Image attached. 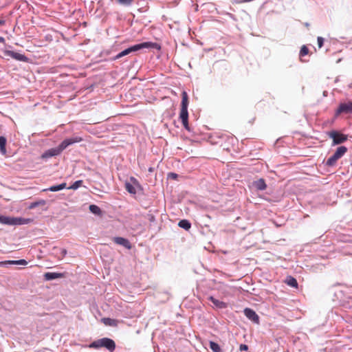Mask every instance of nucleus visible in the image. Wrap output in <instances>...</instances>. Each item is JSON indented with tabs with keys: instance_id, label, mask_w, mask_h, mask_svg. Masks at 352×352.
<instances>
[{
	"instance_id": "3",
	"label": "nucleus",
	"mask_w": 352,
	"mask_h": 352,
	"mask_svg": "<svg viewBox=\"0 0 352 352\" xmlns=\"http://www.w3.org/2000/svg\"><path fill=\"white\" fill-rule=\"evenodd\" d=\"M182 102H181V109L179 113V118L182 120V124L184 128L190 131V128L188 126V96L186 91H184L182 93Z\"/></svg>"
},
{
	"instance_id": "8",
	"label": "nucleus",
	"mask_w": 352,
	"mask_h": 352,
	"mask_svg": "<svg viewBox=\"0 0 352 352\" xmlns=\"http://www.w3.org/2000/svg\"><path fill=\"white\" fill-rule=\"evenodd\" d=\"M350 114L352 113V102L347 101L342 102L339 104L336 111L335 116H338L340 114Z\"/></svg>"
},
{
	"instance_id": "26",
	"label": "nucleus",
	"mask_w": 352,
	"mask_h": 352,
	"mask_svg": "<svg viewBox=\"0 0 352 352\" xmlns=\"http://www.w3.org/2000/svg\"><path fill=\"white\" fill-rule=\"evenodd\" d=\"M309 54V49L306 45H302L300 51V56H304Z\"/></svg>"
},
{
	"instance_id": "22",
	"label": "nucleus",
	"mask_w": 352,
	"mask_h": 352,
	"mask_svg": "<svg viewBox=\"0 0 352 352\" xmlns=\"http://www.w3.org/2000/svg\"><path fill=\"white\" fill-rule=\"evenodd\" d=\"M178 225L179 227L187 230L191 227V224L188 220H182L179 222Z\"/></svg>"
},
{
	"instance_id": "31",
	"label": "nucleus",
	"mask_w": 352,
	"mask_h": 352,
	"mask_svg": "<svg viewBox=\"0 0 352 352\" xmlns=\"http://www.w3.org/2000/svg\"><path fill=\"white\" fill-rule=\"evenodd\" d=\"M240 351H247L248 349V346L246 344H241L239 346Z\"/></svg>"
},
{
	"instance_id": "16",
	"label": "nucleus",
	"mask_w": 352,
	"mask_h": 352,
	"mask_svg": "<svg viewBox=\"0 0 352 352\" xmlns=\"http://www.w3.org/2000/svg\"><path fill=\"white\" fill-rule=\"evenodd\" d=\"M285 283L290 287H292L294 288H298V282H297L296 279L295 278H294L293 276H288L286 278Z\"/></svg>"
},
{
	"instance_id": "4",
	"label": "nucleus",
	"mask_w": 352,
	"mask_h": 352,
	"mask_svg": "<svg viewBox=\"0 0 352 352\" xmlns=\"http://www.w3.org/2000/svg\"><path fill=\"white\" fill-rule=\"evenodd\" d=\"M89 347L94 349L104 347L108 349L109 351L112 352L116 349V343L113 340L110 338H103L93 342L89 344Z\"/></svg>"
},
{
	"instance_id": "11",
	"label": "nucleus",
	"mask_w": 352,
	"mask_h": 352,
	"mask_svg": "<svg viewBox=\"0 0 352 352\" xmlns=\"http://www.w3.org/2000/svg\"><path fill=\"white\" fill-rule=\"evenodd\" d=\"M113 241L118 245H122L128 250L131 249V245L129 241L126 239L120 236H116L113 239Z\"/></svg>"
},
{
	"instance_id": "24",
	"label": "nucleus",
	"mask_w": 352,
	"mask_h": 352,
	"mask_svg": "<svg viewBox=\"0 0 352 352\" xmlns=\"http://www.w3.org/2000/svg\"><path fill=\"white\" fill-rule=\"evenodd\" d=\"M135 0H116V2L123 6L129 7L131 6Z\"/></svg>"
},
{
	"instance_id": "13",
	"label": "nucleus",
	"mask_w": 352,
	"mask_h": 352,
	"mask_svg": "<svg viewBox=\"0 0 352 352\" xmlns=\"http://www.w3.org/2000/svg\"><path fill=\"white\" fill-rule=\"evenodd\" d=\"M64 277L63 274L57 272H46L44 274V278L47 280H51L56 278H60Z\"/></svg>"
},
{
	"instance_id": "14",
	"label": "nucleus",
	"mask_w": 352,
	"mask_h": 352,
	"mask_svg": "<svg viewBox=\"0 0 352 352\" xmlns=\"http://www.w3.org/2000/svg\"><path fill=\"white\" fill-rule=\"evenodd\" d=\"M253 186L258 190H264L267 188V185L263 179H259L254 182Z\"/></svg>"
},
{
	"instance_id": "27",
	"label": "nucleus",
	"mask_w": 352,
	"mask_h": 352,
	"mask_svg": "<svg viewBox=\"0 0 352 352\" xmlns=\"http://www.w3.org/2000/svg\"><path fill=\"white\" fill-rule=\"evenodd\" d=\"M54 250L60 252V256H58L59 259H62L67 254V250L65 249L55 248Z\"/></svg>"
},
{
	"instance_id": "32",
	"label": "nucleus",
	"mask_w": 352,
	"mask_h": 352,
	"mask_svg": "<svg viewBox=\"0 0 352 352\" xmlns=\"http://www.w3.org/2000/svg\"><path fill=\"white\" fill-rule=\"evenodd\" d=\"M227 138L231 142H233L235 140V138L233 136H228Z\"/></svg>"
},
{
	"instance_id": "17",
	"label": "nucleus",
	"mask_w": 352,
	"mask_h": 352,
	"mask_svg": "<svg viewBox=\"0 0 352 352\" xmlns=\"http://www.w3.org/2000/svg\"><path fill=\"white\" fill-rule=\"evenodd\" d=\"M66 188V183H62L59 185L52 186L47 189H44L43 191L50 190L52 192H56Z\"/></svg>"
},
{
	"instance_id": "34",
	"label": "nucleus",
	"mask_w": 352,
	"mask_h": 352,
	"mask_svg": "<svg viewBox=\"0 0 352 352\" xmlns=\"http://www.w3.org/2000/svg\"><path fill=\"white\" fill-rule=\"evenodd\" d=\"M6 21L4 20H0V25H4Z\"/></svg>"
},
{
	"instance_id": "25",
	"label": "nucleus",
	"mask_w": 352,
	"mask_h": 352,
	"mask_svg": "<svg viewBox=\"0 0 352 352\" xmlns=\"http://www.w3.org/2000/svg\"><path fill=\"white\" fill-rule=\"evenodd\" d=\"M102 322L105 325L115 326L116 324V320L109 318H103Z\"/></svg>"
},
{
	"instance_id": "12",
	"label": "nucleus",
	"mask_w": 352,
	"mask_h": 352,
	"mask_svg": "<svg viewBox=\"0 0 352 352\" xmlns=\"http://www.w3.org/2000/svg\"><path fill=\"white\" fill-rule=\"evenodd\" d=\"M131 180L133 182V184L126 182L125 188L129 193L135 194L137 191L134 185L139 186V183L134 177H131Z\"/></svg>"
},
{
	"instance_id": "21",
	"label": "nucleus",
	"mask_w": 352,
	"mask_h": 352,
	"mask_svg": "<svg viewBox=\"0 0 352 352\" xmlns=\"http://www.w3.org/2000/svg\"><path fill=\"white\" fill-rule=\"evenodd\" d=\"M46 204V201L43 199H41V200H38L37 201H34V202H32L30 204V206H29V208L30 209H33L37 206H45Z\"/></svg>"
},
{
	"instance_id": "33",
	"label": "nucleus",
	"mask_w": 352,
	"mask_h": 352,
	"mask_svg": "<svg viewBox=\"0 0 352 352\" xmlns=\"http://www.w3.org/2000/svg\"><path fill=\"white\" fill-rule=\"evenodd\" d=\"M5 42V38L2 36H0V43H3Z\"/></svg>"
},
{
	"instance_id": "6",
	"label": "nucleus",
	"mask_w": 352,
	"mask_h": 352,
	"mask_svg": "<svg viewBox=\"0 0 352 352\" xmlns=\"http://www.w3.org/2000/svg\"><path fill=\"white\" fill-rule=\"evenodd\" d=\"M30 219L21 217H10L0 215V223L6 225H23L28 223Z\"/></svg>"
},
{
	"instance_id": "19",
	"label": "nucleus",
	"mask_w": 352,
	"mask_h": 352,
	"mask_svg": "<svg viewBox=\"0 0 352 352\" xmlns=\"http://www.w3.org/2000/svg\"><path fill=\"white\" fill-rule=\"evenodd\" d=\"M13 264V265H27L28 262L24 259L17 260V261H7L4 262H1L0 265L2 264Z\"/></svg>"
},
{
	"instance_id": "29",
	"label": "nucleus",
	"mask_w": 352,
	"mask_h": 352,
	"mask_svg": "<svg viewBox=\"0 0 352 352\" xmlns=\"http://www.w3.org/2000/svg\"><path fill=\"white\" fill-rule=\"evenodd\" d=\"M318 45L319 48H321L323 46L324 38L321 36L318 37Z\"/></svg>"
},
{
	"instance_id": "15",
	"label": "nucleus",
	"mask_w": 352,
	"mask_h": 352,
	"mask_svg": "<svg viewBox=\"0 0 352 352\" xmlns=\"http://www.w3.org/2000/svg\"><path fill=\"white\" fill-rule=\"evenodd\" d=\"M209 300L218 308L224 309L227 307L226 302L220 301L212 296H210Z\"/></svg>"
},
{
	"instance_id": "1",
	"label": "nucleus",
	"mask_w": 352,
	"mask_h": 352,
	"mask_svg": "<svg viewBox=\"0 0 352 352\" xmlns=\"http://www.w3.org/2000/svg\"><path fill=\"white\" fill-rule=\"evenodd\" d=\"M82 140V138L80 137H73L70 138H67L64 140L56 148H50L47 151H46L43 155L42 158H48L53 156H56L60 154V153L65 150L66 148H67L69 146L74 144L80 142Z\"/></svg>"
},
{
	"instance_id": "5",
	"label": "nucleus",
	"mask_w": 352,
	"mask_h": 352,
	"mask_svg": "<svg viewBox=\"0 0 352 352\" xmlns=\"http://www.w3.org/2000/svg\"><path fill=\"white\" fill-rule=\"evenodd\" d=\"M347 148L344 146L338 147L333 155L327 160L326 165L328 166H335L337 161L340 159L347 152Z\"/></svg>"
},
{
	"instance_id": "28",
	"label": "nucleus",
	"mask_w": 352,
	"mask_h": 352,
	"mask_svg": "<svg viewBox=\"0 0 352 352\" xmlns=\"http://www.w3.org/2000/svg\"><path fill=\"white\" fill-rule=\"evenodd\" d=\"M82 184V180H78L76 182H75L72 186L71 187H69V188H72V189H74V190H76L78 188H79Z\"/></svg>"
},
{
	"instance_id": "30",
	"label": "nucleus",
	"mask_w": 352,
	"mask_h": 352,
	"mask_svg": "<svg viewBox=\"0 0 352 352\" xmlns=\"http://www.w3.org/2000/svg\"><path fill=\"white\" fill-rule=\"evenodd\" d=\"M168 177L173 179H176L177 178V175L174 173H168Z\"/></svg>"
},
{
	"instance_id": "2",
	"label": "nucleus",
	"mask_w": 352,
	"mask_h": 352,
	"mask_svg": "<svg viewBox=\"0 0 352 352\" xmlns=\"http://www.w3.org/2000/svg\"><path fill=\"white\" fill-rule=\"evenodd\" d=\"M144 48H153V49L160 50L161 47L157 43H153V42L142 43L140 44L133 45V46L122 51L121 52H120L119 54H118L116 56L115 59H119V58H120L124 56H126L132 52H137V51L140 50Z\"/></svg>"
},
{
	"instance_id": "10",
	"label": "nucleus",
	"mask_w": 352,
	"mask_h": 352,
	"mask_svg": "<svg viewBox=\"0 0 352 352\" xmlns=\"http://www.w3.org/2000/svg\"><path fill=\"white\" fill-rule=\"evenodd\" d=\"M5 54L6 56H10L11 58H12L15 60H19V61L25 62L28 60V58L25 55L21 54L18 52H14V51L6 50L5 52Z\"/></svg>"
},
{
	"instance_id": "20",
	"label": "nucleus",
	"mask_w": 352,
	"mask_h": 352,
	"mask_svg": "<svg viewBox=\"0 0 352 352\" xmlns=\"http://www.w3.org/2000/svg\"><path fill=\"white\" fill-rule=\"evenodd\" d=\"M209 344H210V349L213 352H222L220 346L217 343H216L213 341H210Z\"/></svg>"
},
{
	"instance_id": "9",
	"label": "nucleus",
	"mask_w": 352,
	"mask_h": 352,
	"mask_svg": "<svg viewBox=\"0 0 352 352\" xmlns=\"http://www.w3.org/2000/svg\"><path fill=\"white\" fill-rule=\"evenodd\" d=\"M245 316L254 323H259V317L256 313L250 308H245L243 311Z\"/></svg>"
},
{
	"instance_id": "18",
	"label": "nucleus",
	"mask_w": 352,
	"mask_h": 352,
	"mask_svg": "<svg viewBox=\"0 0 352 352\" xmlns=\"http://www.w3.org/2000/svg\"><path fill=\"white\" fill-rule=\"evenodd\" d=\"M6 138L3 136H0V152L3 155H6Z\"/></svg>"
},
{
	"instance_id": "23",
	"label": "nucleus",
	"mask_w": 352,
	"mask_h": 352,
	"mask_svg": "<svg viewBox=\"0 0 352 352\" xmlns=\"http://www.w3.org/2000/svg\"><path fill=\"white\" fill-rule=\"evenodd\" d=\"M89 210L92 213L98 215H100L102 213L100 208L98 206L94 204L89 206Z\"/></svg>"
},
{
	"instance_id": "7",
	"label": "nucleus",
	"mask_w": 352,
	"mask_h": 352,
	"mask_svg": "<svg viewBox=\"0 0 352 352\" xmlns=\"http://www.w3.org/2000/svg\"><path fill=\"white\" fill-rule=\"evenodd\" d=\"M328 136L332 139V145L340 144L346 142L348 136L337 131H331L328 133Z\"/></svg>"
}]
</instances>
